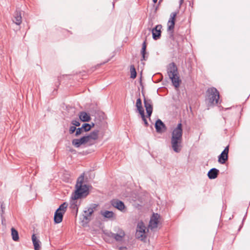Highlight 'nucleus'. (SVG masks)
Wrapping results in <instances>:
<instances>
[{
	"label": "nucleus",
	"instance_id": "obj_23",
	"mask_svg": "<svg viewBox=\"0 0 250 250\" xmlns=\"http://www.w3.org/2000/svg\"><path fill=\"white\" fill-rule=\"evenodd\" d=\"M98 131L95 130L92 132L89 135L85 136L87 137V141L89 142L90 140H96L98 139Z\"/></svg>",
	"mask_w": 250,
	"mask_h": 250
},
{
	"label": "nucleus",
	"instance_id": "obj_20",
	"mask_svg": "<svg viewBox=\"0 0 250 250\" xmlns=\"http://www.w3.org/2000/svg\"><path fill=\"white\" fill-rule=\"evenodd\" d=\"M136 106L137 107V110L140 114V115H143L144 110L142 106V101L140 98H139L137 100L136 103Z\"/></svg>",
	"mask_w": 250,
	"mask_h": 250
},
{
	"label": "nucleus",
	"instance_id": "obj_24",
	"mask_svg": "<svg viewBox=\"0 0 250 250\" xmlns=\"http://www.w3.org/2000/svg\"><path fill=\"white\" fill-rule=\"evenodd\" d=\"M11 235L14 241H17L19 240L18 232L14 228L11 229Z\"/></svg>",
	"mask_w": 250,
	"mask_h": 250
},
{
	"label": "nucleus",
	"instance_id": "obj_35",
	"mask_svg": "<svg viewBox=\"0 0 250 250\" xmlns=\"http://www.w3.org/2000/svg\"><path fill=\"white\" fill-rule=\"evenodd\" d=\"M183 0H181V1H180V4H181L183 3Z\"/></svg>",
	"mask_w": 250,
	"mask_h": 250
},
{
	"label": "nucleus",
	"instance_id": "obj_15",
	"mask_svg": "<svg viewBox=\"0 0 250 250\" xmlns=\"http://www.w3.org/2000/svg\"><path fill=\"white\" fill-rule=\"evenodd\" d=\"M162 26L161 25H158L152 30V34L153 38L154 40L158 39L161 36Z\"/></svg>",
	"mask_w": 250,
	"mask_h": 250
},
{
	"label": "nucleus",
	"instance_id": "obj_6",
	"mask_svg": "<svg viewBox=\"0 0 250 250\" xmlns=\"http://www.w3.org/2000/svg\"><path fill=\"white\" fill-rule=\"evenodd\" d=\"M67 207V204L63 203L57 209L54 217V220L55 223L59 224L62 221L63 214L66 212Z\"/></svg>",
	"mask_w": 250,
	"mask_h": 250
},
{
	"label": "nucleus",
	"instance_id": "obj_8",
	"mask_svg": "<svg viewBox=\"0 0 250 250\" xmlns=\"http://www.w3.org/2000/svg\"><path fill=\"white\" fill-rule=\"evenodd\" d=\"M160 216L157 213H153L150 218L148 228L151 230H155L160 223Z\"/></svg>",
	"mask_w": 250,
	"mask_h": 250
},
{
	"label": "nucleus",
	"instance_id": "obj_27",
	"mask_svg": "<svg viewBox=\"0 0 250 250\" xmlns=\"http://www.w3.org/2000/svg\"><path fill=\"white\" fill-rule=\"evenodd\" d=\"M146 49V41L143 42L142 48V54L143 60H145V53Z\"/></svg>",
	"mask_w": 250,
	"mask_h": 250
},
{
	"label": "nucleus",
	"instance_id": "obj_36",
	"mask_svg": "<svg viewBox=\"0 0 250 250\" xmlns=\"http://www.w3.org/2000/svg\"><path fill=\"white\" fill-rule=\"evenodd\" d=\"M148 32H149V34L150 32V29H148Z\"/></svg>",
	"mask_w": 250,
	"mask_h": 250
},
{
	"label": "nucleus",
	"instance_id": "obj_21",
	"mask_svg": "<svg viewBox=\"0 0 250 250\" xmlns=\"http://www.w3.org/2000/svg\"><path fill=\"white\" fill-rule=\"evenodd\" d=\"M22 18L21 16V13L20 12H17L14 15L13 22L17 25H20L21 23Z\"/></svg>",
	"mask_w": 250,
	"mask_h": 250
},
{
	"label": "nucleus",
	"instance_id": "obj_29",
	"mask_svg": "<svg viewBox=\"0 0 250 250\" xmlns=\"http://www.w3.org/2000/svg\"><path fill=\"white\" fill-rule=\"evenodd\" d=\"M76 130V128L75 126H71L70 127V128H69V133L70 134H72Z\"/></svg>",
	"mask_w": 250,
	"mask_h": 250
},
{
	"label": "nucleus",
	"instance_id": "obj_26",
	"mask_svg": "<svg viewBox=\"0 0 250 250\" xmlns=\"http://www.w3.org/2000/svg\"><path fill=\"white\" fill-rule=\"evenodd\" d=\"M84 131H88L91 129L92 126L89 124H84L82 126Z\"/></svg>",
	"mask_w": 250,
	"mask_h": 250
},
{
	"label": "nucleus",
	"instance_id": "obj_30",
	"mask_svg": "<svg viewBox=\"0 0 250 250\" xmlns=\"http://www.w3.org/2000/svg\"><path fill=\"white\" fill-rule=\"evenodd\" d=\"M142 120L144 121V123L146 126L148 125V123L145 118V112L143 113V115H141Z\"/></svg>",
	"mask_w": 250,
	"mask_h": 250
},
{
	"label": "nucleus",
	"instance_id": "obj_5",
	"mask_svg": "<svg viewBox=\"0 0 250 250\" xmlns=\"http://www.w3.org/2000/svg\"><path fill=\"white\" fill-rule=\"evenodd\" d=\"M148 230L142 221L139 222L136 227V237L141 240H144L146 237Z\"/></svg>",
	"mask_w": 250,
	"mask_h": 250
},
{
	"label": "nucleus",
	"instance_id": "obj_14",
	"mask_svg": "<svg viewBox=\"0 0 250 250\" xmlns=\"http://www.w3.org/2000/svg\"><path fill=\"white\" fill-rule=\"evenodd\" d=\"M96 207V205H93L91 206L85 208V209L84 210L83 216L84 218L86 220H89L90 219V216L92 214L94 209Z\"/></svg>",
	"mask_w": 250,
	"mask_h": 250
},
{
	"label": "nucleus",
	"instance_id": "obj_22",
	"mask_svg": "<svg viewBox=\"0 0 250 250\" xmlns=\"http://www.w3.org/2000/svg\"><path fill=\"white\" fill-rule=\"evenodd\" d=\"M101 214L104 217L109 219L113 217L114 215V214L112 211L107 210L101 211Z\"/></svg>",
	"mask_w": 250,
	"mask_h": 250
},
{
	"label": "nucleus",
	"instance_id": "obj_25",
	"mask_svg": "<svg viewBox=\"0 0 250 250\" xmlns=\"http://www.w3.org/2000/svg\"><path fill=\"white\" fill-rule=\"evenodd\" d=\"M130 77L132 79H135L136 77V72L135 68L133 65H131L130 66Z\"/></svg>",
	"mask_w": 250,
	"mask_h": 250
},
{
	"label": "nucleus",
	"instance_id": "obj_16",
	"mask_svg": "<svg viewBox=\"0 0 250 250\" xmlns=\"http://www.w3.org/2000/svg\"><path fill=\"white\" fill-rule=\"evenodd\" d=\"M155 128L157 132L162 133L166 130V126L165 124L160 120L158 119L155 123Z\"/></svg>",
	"mask_w": 250,
	"mask_h": 250
},
{
	"label": "nucleus",
	"instance_id": "obj_33",
	"mask_svg": "<svg viewBox=\"0 0 250 250\" xmlns=\"http://www.w3.org/2000/svg\"><path fill=\"white\" fill-rule=\"evenodd\" d=\"M154 2V3H156L157 1V0H152Z\"/></svg>",
	"mask_w": 250,
	"mask_h": 250
},
{
	"label": "nucleus",
	"instance_id": "obj_12",
	"mask_svg": "<svg viewBox=\"0 0 250 250\" xmlns=\"http://www.w3.org/2000/svg\"><path fill=\"white\" fill-rule=\"evenodd\" d=\"M87 137L83 136L80 139H75L72 141V145L75 147H79L81 145L85 144L88 142Z\"/></svg>",
	"mask_w": 250,
	"mask_h": 250
},
{
	"label": "nucleus",
	"instance_id": "obj_17",
	"mask_svg": "<svg viewBox=\"0 0 250 250\" xmlns=\"http://www.w3.org/2000/svg\"><path fill=\"white\" fill-rule=\"evenodd\" d=\"M219 170L216 168H213L211 169L208 173V178L210 179L216 178L219 173Z\"/></svg>",
	"mask_w": 250,
	"mask_h": 250
},
{
	"label": "nucleus",
	"instance_id": "obj_1",
	"mask_svg": "<svg viewBox=\"0 0 250 250\" xmlns=\"http://www.w3.org/2000/svg\"><path fill=\"white\" fill-rule=\"evenodd\" d=\"M84 176H81L77 180L76 185V190L72 195L70 201V208L78 211L79 203L77 199L84 197L88 194V188L83 184Z\"/></svg>",
	"mask_w": 250,
	"mask_h": 250
},
{
	"label": "nucleus",
	"instance_id": "obj_34",
	"mask_svg": "<svg viewBox=\"0 0 250 250\" xmlns=\"http://www.w3.org/2000/svg\"><path fill=\"white\" fill-rule=\"evenodd\" d=\"M91 125L92 126V127L94 126V124L93 123H92V124H91Z\"/></svg>",
	"mask_w": 250,
	"mask_h": 250
},
{
	"label": "nucleus",
	"instance_id": "obj_3",
	"mask_svg": "<svg viewBox=\"0 0 250 250\" xmlns=\"http://www.w3.org/2000/svg\"><path fill=\"white\" fill-rule=\"evenodd\" d=\"M219 93L214 87L208 88L206 92V102L208 106L217 104L219 102Z\"/></svg>",
	"mask_w": 250,
	"mask_h": 250
},
{
	"label": "nucleus",
	"instance_id": "obj_11",
	"mask_svg": "<svg viewBox=\"0 0 250 250\" xmlns=\"http://www.w3.org/2000/svg\"><path fill=\"white\" fill-rule=\"evenodd\" d=\"M229 146L226 147L218 157V162L221 164L225 163L228 159Z\"/></svg>",
	"mask_w": 250,
	"mask_h": 250
},
{
	"label": "nucleus",
	"instance_id": "obj_9",
	"mask_svg": "<svg viewBox=\"0 0 250 250\" xmlns=\"http://www.w3.org/2000/svg\"><path fill=\"white\" fill-rule=\"evenodd\" d=\"M177 15V12H172L170 15V18L167 23V31H170L171 33L172 32L175 22V18Z\"/></svg>",
	"mask_w": 250,
	"mask_h": 250
},
{
	"label": "nucleus",
	"instance_id": "obj_19",
	"mask_svg": "<svg viewBox=\"0 0 250 250\" xmlns=\"http://www.w3.org/2000/svg\"><path fill=\"white\" fill-rule=\"evenodd\" d=\"M79 118L83 122H88L90 120V115L85 112H81L79 114Z\"/></svg>",
	"mask_w": 250,
	"mask_h": 250
},
{
	"label": "nucleus",
	"instance_id": "obj_28",
	"mask_svg": "<svg viewBox=\"0 0 250 250\" xmlns=\"http://www.w3.org/2000/svg\"><path fill=\"white\" fill-rule=\"evenodd\" d=\"M83 132H84V131L83 130V129L82 127L78 128L76 130L75 136H78L79 135H80L81 134H82Z\"/></svg>",
	"mask_w": 250,
	"mask_h": 250
},
{
	"label": "nucleus",
	"instance_id": "obj_32",
	"mask_svg": "<svg viewBox=\"0 0 250 250\" xmlns=\"http://www.w3.org/2000/svg\"><path fill=\"white\" fill-rule=\"evenodd\" d=\"M119 250H126L127 248L125 247H120L119 248Z\"/></svg>",
	"mask_w": 250,
	"mask_h": 250
},
{
	"label": "nucleus",
	"instance_id": "obj_31",
	"mask_svg": "<svg viewBox=\"0 0 250 250\" xmlns=\"http://www.w3.org/2000/svg\"><path fill=\"white\" fill-rule=\"evenodd\" d=\"M72 124L76 126H79L80 125V123H79V122L76 120L72 121Z\"/></svg>",
	"mask_w": 250,
	"mask_h": 250
},
{
	"label": "nucleus",
	"instance_id": "obj_7",
	"mask_svg": "<svg viewBox=\"0 0 250 250\" xmlns=\"http://www.w3.org/2000/svg\"><path fill=\"white\" fill-rule=\"evenodd\" d=\"M108 236L118 242H123L125 239V233L124 230L118 228L115 230V232L108 233Z\"/></svg>",
	"mask_w": 250,
	"mask_h": 250
},
{
	"label": "nucleus",
	"instance_id": "obj_18",
	"mask_svg": "<svg viewBox=\"0 0 250 250\" xmlns=\"http://www.w3.org/2000/svg\"><path fill=\"white\" fill-rule=\"evenodd\" d=\"M32 240L33 243L35 250H40V241L37 239L35 234H33L32 236Z\"/></svg>",
	"mask_w": 250,
	"mask_h": 250
},
{
	"label": "nucleus",
	"instance_id": "obj_2",
	"mask_svg": "<svg viewBox=\"0 0 250 250\" xmlns=\"http://www.w3.org/2000/svg\"><path fill=\"white\" fill-rule=\"evenodd\" d=\"M182 125L181 123H179L173 128L171 138V147L176 153L180 152L182 148Z\"/></svg>",
	"mask_w": 250,
	"mask_h": 250
},
{
	"label": "nucleus",
	"instance_id": "obj_13",
	"mask_svg": "<svg viewBox=\"0 0 250 250\" xmlns=\"http://www.w3.org/2000/svg\"><path fill=\"white\" fill-rule=\"evenodd\" d=\"M112 205L122 212H125L126 207L124 203L119 200H113L112 201Z\"/></svg>",
	"mask_w": 250,
	"mask_h": 250
},
{
	"label": "nucleus",
	"instance_id": "obj_10",
	"mask_svg": "<svg viewBox=\"0 0 250 250\" xmlns=\"http://www.w3.org/2000/svg\"><path fill=\"white\" fill-rule=\"evenodd\" d=\"M144 103L147 116L148 117H150L152 114L153 109L152 101L144 96Z\"/></svg>",
	"mask_w": 250,
	"mask_h": 250
},
{
	"label": "nucleus",
	"instance_id": "obj_4",
	"mask_svg": "<svg viewBox=\"0 0 250 250\" xmlns=\"http://www.w3.org/2000/svg\"><path fill=\"white\" fill-rule=\"evenodd\" d=\"M167 73L174 86L176 88L178 87L181 81L178 75L177 68L173 62L169 64L167 67Z\"/></svg>",
	"mask_w": 250,
	"mask_h": 250
}]
</instances>
